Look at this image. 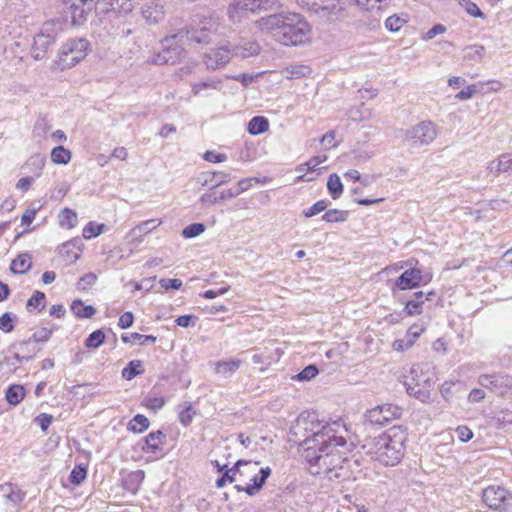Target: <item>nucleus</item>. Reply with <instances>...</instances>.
<instances>
[{
  "mask_svg": "<svg viewBox=\"0 0 512 512\" xmlns=\"http://www.w3.org/2000/svg\"><path fill=\"white\" fill-rule=\"evenodd\" d=\"M59 222L62 227L71 229L77 224V214L74 210L64 208L59 215Z\"/></svg>",
  "mask_w": 512,
  "mask_h": 512,
  "instance_id": "obj_36",
  "label": "nucleus"
},
{
  "mask_svg": "<svg viewBox=\"0 0 512 512\" xmlns=\"http://www.w3.org/2000/svg\"><path fill=\"white\" fill-rule=\"evenodd\" d=\"M269 128V122L264 116H255L248 123V132L251 135H259L266 132Z\"/></svg>",
  "mask_w": 512,
  "mask_h": 512,
  "instance_id": "obj_31",
  "label": "nucleus"
},
{
  "mask_svg": "<svg viewBox=\"0 0 512 512\" xmlns=\"http://www.w3.org/2000/svg\"><path fill=\"white\" fill-rule=\"evenodd\" d=\"M498 162V167L501 168L502 173H507L512 170V155L511 154H502L496 159Z\"/></svg>",
  "mask_w": 512,
  "mask_h": 512,
  "instance_id": "obj_56",
  "label": "nucleus"
},
{
  "mask_svg": "<svg viewBox=\"0 0 512 512\" xmlns=\"http://www.w3.org/2000/svg\"><path fill=\"white\" fill-rule=\"evenodd\" d=\"M96 280L97 276L94 273H86L79 279L77 283V288L79 290H87L88 288L95 284Z\"/></svg>",
  "mask_w": 512,
  "mask_h": 512,
  "instance_id": "obj_52",
  "label": "nucleus"
},
{
  "mask_svg": "<svg viewBox=\"0 0 512 512\" xmlns=\"http://www.w3.org/2000/svg\"><path fill=\"white\" fill-rule=\"evenodd\" d=\"M432 279L430 273H426L420 268L409 267L406 269L394 282L391 287L392 293L395 294L396 290H411L419 287L422 284H427Z\"/></svg>",
  "mask_w": 512,
  "mask_h": 512,
  "instance_id": "obj_10",
  "label": "nucleus"
},
{
  "mask_svg": "<svg viewBox=\"0 0 512 512\" xmlns=\"http://www.w3.org/2000/svg\"><path fill=\"white\" fill-rule=\"evenodd\" d=\"M69 9L73 25H82L93 8V0H70Z\"/></svg>",
  "mask_w": 512,
  "mask_h": 512,
  "instance_id": "obj_19",
  "label": "nucleus"
},
{
  "mask_svg": "<svg viewBox=\"0 0 512 512\" xmlns=\"http://www.w3.org/2000/svg\"><path fill=\"white\" fill-rule=\"evenodd\" d=\"M231 179V175L223 171L203 172L198 177V182L201 183L202 186L209 187L210 190H215L216 188L230 182Z\"/></svg>",
  "mask_w": 512,
  "mask_h": 512,
  "instance_id": "obj_21",
  "label": "nucleus"
},
{
  "mask_svg": "<svg viewBox=\"0 0 512 512\" xmlns=\"http://www.w3.org/2000/svg\"><path fill=\"white\" fill-rule=\"evenodd\" d=\"M318 373L319 370L316 365L311 364L305 367L300 373H298L295 378L299 381H309L315 378Z\"/></svg>",
  "mask_w": 512,
  "mask_h": 512,
  "instance_id": "obj_47",
  "label": "nucleus"
},
{
  "mask_svg": "<svg viewBox=\"0 0 512 512\" xmlns=\"http://www.w3.org/2000/svg\"><path fill=\"white\" fill-rule=\"evenodd\" d=\"M233 58L232 48L228 41L222 42L216 48L210 49L203 56V62L208 70H218L225 67Z\"/></svg>",
  "mask_w": 512,
  "mask_h": 512,
  "instance_id": "obj_12",
  "label": "nucleus"
},
{
  "mask_svg": "<svg viewBox=\"0 0 512 512\" xmlns=\"http://www.w3.org/2000/svg\"><path fill=\"white\" fill-rule=\"evenodd\" d=\"M50 156L55 164H67L71 160L72 154L65 147L57 146L52 149Z\"/></svg>",
  "mask_w": 512,
  "mask_h": 512,
  "instance_id": "obj_35",
  "label": "nucleus"
},
{
  "mask_svg": "<svg viewBox=\"0 0 512 512\" xmlns=\"http://www.w3.org/2000/svg\"><path fill=\"white\" fill-rule=\"evenodd\" d=\"M194 415H195V411L193 410L192 406L189 405L179 413V421L184 426H189L192 422Z\"/></svg>",
  "mask_w": 512,
  "mask_h": 512,
  "instance_id": "obj_60",
  "label": "nucleus"
},
{
  "mask_svg": "<svg viewBox=\"0 0 512 512\" xmlns=\"http://www.w3.org/2000/svg\"><path fill=\"white\" fill-rule=\"evenodd\" d=\"M232 48L233 57L249 58L260 52V45L256 41L242 40Z\"/></svg>",
  "mask_w": 512,
  "mask_h": 512,
  "instance_id": "obj_24",
  "label": "nucleus"
},
{
  "mask_svg": "<svg viewBox=\"0 0 512 512\" xmlns=\"http://www.w3.org/2000/svg\"><path fill=\"white\" fill-rule=\"evenodd\" d=\"M498 428H503L508 424H512V411H500L495 417Z\"/></svg>",
  "mask_w": 512,
  "mask_h": 512,
  "instance_id": "obj_57",
  "label": "nucleus"
},
{
  "mask_svg": "<svg viewBox=\"0 0 512 512\" xmlns=\"http://www.w3.org/2000/svg\"><path fill=\"white\" fill-rule=\"evenodd\" d=\"M327 159L326 156H315L312 157L309 161H307L304 164H301L297 167V171L303 172L305 170L307 171H315L317 166L324 162Z\"/></svg>",
  "mask_w": 512,
  "mask_h": 512,
  "instance_id": "obj_48",
  "label": "nucleus"
},
{
  "mask_svg": "<svg viewBox=\"0 0 512 512\" xmlns=\"http://www.w3.org/2000/svg\"><path fill=\"white\" fill-rule=\"evenodd\" d=\"M436 137L437 128L431 121H422L406 132V138L417 145H429Z\"/></svg>",
  "mask_w": 512,
  "mask_h": 512,
  "instance_id": "obj_13",
  "label": "nucleus"
},
{
  "mask_svg": "<svg viewBox=\"0 0 512 512\" xmlns=\"http://www.w3.org/2000/svg\"><path fill=\"white\" fill-rule=\"evenodd\" d=\"M460 4L465 8L466 12L473 17H483V13L480 8L469 0H462Z\"/></svg>",
  "mask_w": 512,
  "mask_h": 512,
  "instance_id": "obj_58",
  "label": "nucleus"
},
{
  "mask_svg": "<svg viewBox=\"0 0 512 512\" xmlns=\"http://www.w3.org/2000/svg\"><path fill=\"white\" fill-rule=\"evenodd\" d=\"M90 51V43L85 38L69 39L59 53L62 68H71L83 60Z\"/></svg>",
  "mask_w": 512,
  "mask_h": 512,
  "instance_id": "obj_8",
  "label": "nucleus"
},
{
  "mask_svg": "<svg viewBox=\"0 0 512 512\" xmlns=\"http://www.w3.org/2000/svg\"><path fill=\"white\" fill-rule=\"evenodd\" d=\"M222 84H223V82L220 78H217V77L209 78L205 81L194 83L192 85V92L194 95H198L201 91H203L205 89L221 90Z\"/></svg>",
  "mask_w": 512,
  "mask_h": 512,
  "instance_id": "obj_32",
  "label": "nucleus"
},
{
  "mask_svg": "<svg viewBox=\"0 0 512 512\" xmlns=\"http://www.w3.org/2000/svg\"><path fill=\"white\" fill-rule=\"evenodd\" d=\"M46 163V156L40 153L34 154L25 162L23 169L39 177Z\"/></svg>",
  "mask_w": 512,
  "mask_h": 512,
  "instance_id": "obj_25",
  "label": "nucleus"
},
{
  "mask_svg": "<svg viewBox=\"0 0 512 512\" xmlns=\"http://www.w3.org/2000/svg\"><path fill=\"white\" fill-rule=\"evenodd\" d=\"M204 159L211 163H221L226 161L227 156L223 153H216L214 151H206Z\"/></svg>",
  "mask_w": 512,
  "mask_h": 512,
  "instance_id": "obj_63",
  "label": "nucleus"
},
{
  "mask_svg": "<svg viewBox=\"0 0 512 512\" xmlns=\"http://www.w3.org/2000/svg\"><path fill=\"white\" fill-rule=\"evenodd\" d=\"M60 27H61V25L58 22H53V21L46 22V23H44L40 34L46 33L55 41L58 31L60 30Z\"/></svg>",
  "mask_w": 512,
  "mask_h": 512,
  "instance_id": "obj_53",
  "label": "nucleus"
},
{
  "mask_svg": "<svg viewBox=\"0 0 512 512\" xmlns=\"http://www.w3.org/2000/svg\"><path fill=\"white\" fill-rule=\"evenodd\" d=\"M149 420L142 414L135 415L128 423V429L134 433H142L149 428Z\"/></svg>",
  "mask_w": 512,
  "mask_h": 512,
  "instance_id": "obj_34",
  "label": "nucleus"
},
{
  "mask_svg": "<svg viewBox=\"0 0 512 512\" xmlns=\"http://www.w3.org/2000/svg\"><path fill=\"white\" fill-rule=\"evenodd\" d=\"M310 72V69L304 65H294L285 69V75L289 79H299L306 76Z\"/></svg>",
  "mask_w": 512,
  "mask_h": 512,
  "instance_id": "obj_43",
  "label": "nucleus"
},
{
  "mask_svg": "<svg viewBox=\"0 0 512 512\" xmlns=\"http://www.w3.org/2000/svg\"><path fill=\"white\" fill-rule=\"evenodd\" d=\"M95 11L102 16H125L133 10L131 0H97Z\"/></svg>",
  "mask_w": 512,
  "mask_h": 512,
  "instance_id": "obj_14",
  "label": "nucleus"
},
{
  "mask_svg": "<svg viewBox=\"0 0 512 512\" xmlns=\"http://www.w3.org/2000/svg\"><path fill=\"white\" fill-rule=\"evenodd\" d=\"M142 366V362L140 360H132L130 361L126 367L122 370V377L126 380H132L137 375L143 373V370H139Z\"/></svg>",
  "mask_w": 512,
  "mask_h": 512,
  "instance_id": "obj_40",
  "label": "nucleus"
},
{
  "mask_svg": "<svg viewBox=\"0 0 512 512\" xmlns=\"http://www.w3.org/2000/svg\"><path fill=\"white\" fill-rule=\"evenodd\" d=\"M121 339L124 343L139 342L140 345H145L146 343H155L157 341L156 336L142 335L137 332L132 333L130 336L122 335Z\"/></svg>",
  "mask_w": 512,
  "mask_h": 512,
  "instance_id": "obj_38",
  "label": "nucleus"
},
{
  "mask_svg": "<svg viewBox=\"0 0 512 512\" xmlns=\"http://www.w3.org/2000/svg\"><path fill=\"white\" fill-rule=\"evenodd\" d=\"M183 33H173L161 40L162 49L154 54L152 63L156 65H174L185 56Z\"/></svg>",
  "mask_w": 512,
  "mask_h": 512,
  "instance_id": "obj_6",
  "label": "nucleus"
},
{
  "mask_svg": "<svg viewBox=\"0 0 512 512\" xmlns=\"http://www.w3.org/2000/svg\"><path fill=\"white\" fill-rule=\"evenodd\" d=\"M403 384L410 396H414L422 402L430 399L432 381L428 377H424L419 369L412 367L409 375L403 376Z\"/></svg>",
  "mask_w": 512,
  "mask_h": 512,
  "instance_id": "obj_9",
  "label": "nucleus"
},
{
  "mask_svg": "<svg viewBox=\"0 0 512 512\" xmlns=\"http://www.w3.org/2000/svg\"><path fill=\"white\" fill-rule=\"evenodd\" d=\"M165 443L166 435L161 430L153 431L145 437V446L142 450L145 453L159 455L162 454Z\"/></svg>",
  "mask_w": 512,
  "mask_h": 512,
  "instance_id": "obj_22",
  "label": "nucleus"
},
{
  "mask_svg": "<svg viewBox=\"0 0 512 512\" xmlns=\"http://www.w3.org/2000/svg\"><path fill=\"white\" fill-rule=\"evenodd\" d=\"M424 300H409L406 302L403 313L407 316L420 315L423 312Z\"/></svg>",
  "mask_w": 512,
  "mask_h": 512,
  "instance_id": "obj_42",
  "label": "nucleus"
},
{
  "mask_svg": "<svg viewBox=\"0 0 512 512\" xmlns=\"http://www.w3.org/2000/svg\"><path fill=\"white\" fill-rule=\"evenodd\" d=\"M265 482H253V484L242 486V485H236L235 488L238 491H245L248 495L252 496L258 493Z\"/></svg>",
  "mask_w": 512,
  "mask_h": 512,
  "instance_id": "obj_59",
  "label": "nucleus"
},
{
  "mask_svg": "<svg viewBox=\"0 0 512 512\" xmlns=\"http://www.w3.org/2000/svg\"><path fill=\"white\" fill-rule=\"evenodd\" d=\"M476 92H477L476 85L471 84L466 88V90H461L460 92H458L455 95V98L457 100H461V101L467 100V99H470Z\"/></svg>",
  "mask_w": 512,
  "mask_h": 512,
  "instance_id": "obj_64",
  "label": "nucleus"
},
{
  "mask_svg": "<svg viewBox=\"0 0 512 512\" xmlns=\"http://www.w3.org/2000/svg\"><path fill=\"white\" fill-rule=\"evenodd\" d=\"M255 4L257 13L261 11L277 10L280 7L278 0H256Z\"/></svg>",
  "mask_w": 512,
  "mask_h": 512,
  "instance_id": "obj_51",
  "label": "nucleus"
},
{
  "mask_svg": "<svg viewBox=\"0 0 512 512\" xmlns=\"http://www.w3.org/2000/svg\"><path fill=\"white\" fill-rule=\"evenodd\" d=\"M328 202L326 200H319L313 204L310 208L303 210V215L306 218L313 217L326 210Z\"/></svg>",
  "mask_w": 512,
  "mask_h": 512,
  "instance_id": "obj_46",
  "label": "nucleus"
},
{
  "mask_svg": "<svg viewBox=\"0 0 512 512\" xmlns=\"http://www.w3.org/2000/svg\"><path fill=\"white\" fill-rule=\"evenodd\" d=\"M349 211L330 209L325 212L322 219L328 223L345 222L348 219Z\"/></svg>",
  "mask_w": 512,
  "mask_h": 512,
  "instance_id": "obj_37",
  "label": "nucleus"
},
{
  "mask_svg": "<svg viewBox=\"0 0 512 512\" xmlns=\"http://www.w3.org/2000/svg\"><path fill=\"white\" fill-rule=\"evenodd\" d=\"M54 43V40L48 34L38 33L34 37V42L31 50V55L35 60H42L45 58L49 47Z\"/></svg>",
  "mask_w": 512,
  "mask_h": 512,
  "instance_id": "obj_23",
  "label": "nucleus"
},
{
  "mask_svg": "<svg viewBox=\"0 0 512 512\" xmlns=\"http://www.w3.org/2000/svg\"><path fill=\"white\" fill-rule=\"evenodd\" d=\"M0 330L9 333L14 330L12 314L6 312L0 316Z\"/></svg>",
  "mask_w": 512,
  "mask_h": 512,
  "instance_id": "obj_54",
  "label": "nucleus"
},
{
  "mask_svg": "<svg viewBox=\"0 0 512 512\" xmlns=\"http://www.w3.org/2000/svg\"><path fill=\"white\" fill-rule=\"evenodd\" d=\"M446 31V27L442 24H436L431 29H429L425 34H423L422 38L424 40H431L435 36L439 34H443Z\"/></svg>",
  "mask_w": 512,
  "mask_h": 512,
  "instance_id": "obj_62",
  "label": "nucleus"
},
{
  "mask_svg": "<svg viewBox=\"0 0 512 512\" xmlns=\"http://www.w3.org/2000/svg\"><path fill=\"white\" fill-rule=\"evenodd\" d=\"M105 227V224H95L94 222H89L83 229V237L85 239L97 237L103 232Z\"/></svg>",
  "mask_w": 512,
  "mask_h": 512,
  "instance_id": "obj_44",
  "label": "nucleus"
},
{
  "mask_svg": "<svg viewBox=\"0 0 512 512\" xmlns=\"http://www.w3.org/2000/svg\"><path fill=\"white\" fill-rule=\"evenodd\" d=\"M237 474L247 480H267L271 469L261 467L257 461L238 460L232 468L226 469L224 475L217 480H234Z\"/></svg>",
  "mask_w": 512,
  "mask_h": 512,
  "instance_id": "obj_7",
  "label": "nucleus"
},
{
  "mask_svg": "<svg viewBox=\"0 0 512 512\" xmlns=\"http://www.w3.org/2000/svg\"><path fill=\"white\" fill-rule=\"evenodd\" d=\"M51 124L46 118H40L36 121L34 126V132L38 136H46V134L50 131Z\"/></svg>",
  "mask_w": 512,
  "mask_h": 512,
  "instance_id": "obj_55",
  "label": "nucleus"
},
{
  "mask_svg": "<svg viewBox=\"0 0 512 512\" xmlns=\"http://www.w3.org/2000/svg\"><path fill=\"white\" fill-rule=\"evenodd\" d=\"M406 23V20L404 18H401L397 15L390 16L385 21V27L392 31L396 32L400 30V28Z\"/></svg>",
  "mask_w": 512,
  "mask_h": 512,
  "instance_id": "obj_49",
  "label": "nucleus"
},
{
  "mask_svg": "<svg viewBox=\"0 0 512 512\" xmlns=\"http://www.w3.org/2000/svg\"><path fill=\"white\" fill-rule=\"evenodd\" d=\"M71 311L77 318H91L96 310L91 305H84L81 300H74L71 304Z\"/></svg>",
  "mask_w": 512,
  "mask_h": 512,
  "instance_id": "obj_30",
  "label": "nucleus"
},
{
  "mask_svg": "<svg viewBox=\"0 0 512 512\" xmlns=\"http://www.w3.org/2000/svg\"><path fill=\"white\" fill-rule=\"evenodd\" d=\"M52 334H53L52 328L43 327V328H40L39 330L35 331L32 334V336L30 338H28L27 340H23V341L19 342L18 345L23 347V346L30 345L32 342L46 343L47 341H49Z\"/></svg>",
  "mask_w": 512,
  "mask_h": 512,
  "instance_id": "obj_28",
  "label": "nucleus"
},
{
  "mask_svg": "<svg viewBox=\"0 0 512 512\" xmlns=\"http://www.w3.org/2000/svg\"><path fill=\"white\" fill-rule=\"evenodd\" d=\"M32 262L29 254H21L14 259L10 265V270L14 274H24L31 268Z\"/></svg>",
  "mask_w": 512,
  "mask_h": 512,
  "instance_id": "obj_29",
  "label": "nucleus"
},
{
  "mask_svg": "<svg viewBox=\"0 0 512 512\" xmlns=\"http://www.w3.org/2000/svg\"><path fill=\"white\" fill-rule=\"evenodd\" d=\"M206 227L203 223H192L188 226H186L183 231L182 235L185 238H194L199 236L205 231Z\"/></svg>",
  "mask_w": 512,
  "mask_h": 512,
  "instance_id": "obj_45",
  "label": "nucleus"
},
{
  "mask_svg": "<svg viewBox=\"0 0 512 512\" xmlns=\"http://www.w3.org/2000/svg\"><path fill=\"white\" fill-rule=\"evenodd\" d=\"M373 449L376 460L384 465L393 466L403 455L404 435L392 428L374 439Z\"/></svg>",
  "mask_w": 512,
  "mask_h": 512,
  "instance_id": "obj_3",
  "label": "nucleus"
},
{
  "mask_svg": "<svg viewBox=\"0 0 512 512\" xmlns=\"http://www.w3.org/2000/svg\"><path fill=\"white\" fill-rule=\"evenodd\" d=\"M218 18L213 14L196 13L191 17L190 23L179 33H183V39L190 42L207 45L212 41L219 30Z\"/></svg>",
  "mask_w": 512,
  "mask_h": 512,
  "instance_id": "obj_4",
  "label": "nucleus"
},
{
  "mask_svg": "<svg viewBox=\"0 0 512 512\" xmlns=\"http://www.w3.org/2000/svg\"><path fill=\"white\" fill-rule=\"evenodd\" d=\"M298 4L327 21H338L348 16L343 0H297Z\"/></svg>",
  "mask_w": 512,
  "mask_h": 512,
  "instance_id": "obj_5",
  "label": "nucleus"
},
{
  "mask_svg": "<svg viewBox=\"0 0 512 512\" xmlns=\"http://www.w3.org/2000/svg\"><path fill=\"white\" fill-rule=\"evenodd\" d=\"M478 383L491 391L504 394L512 388V377L506 374H483L479 376Z\"/></svg>",
  "mask_w": 512,
  "mask_h": 512,
  "instance_id": "obj_16",
  "label": "nucleus"
},
{
  "mask_svg": "<svg viewBox=\"0 0 512 512\" xmlns=\"http://www.w3.org/2000/svg\"><path fill=\"white\" fill-rule=\"evenodd\" d=\"M105 333L98 329L92 332L85 340V347L89 349L99 348L105 341Z\"/></svg>",
  "mask_w": 512,
  "mask_h": 512,
  "instance_id": "obj_39",
  "label": "nucleus"
},
{
  "mask_svg": "<svg viewBox=\"0 0 512 512\" xmlns=\"http://www.w3.org/2000/svg\"><path fill=\"white\" fill-rule=\"evenodd\" d=\"M1 490L7 492V498L14 503H19L23 500L24 494L20 490H14L11 483L1 486Z\"/></svg>",
  "mask_w": 512,
  "mask_h": 512,
  "instance_id": "obj_50",
  "label": "nucleus"
},
{
  "mask_svg": "<svg viewBox=\"0 0 512 512\" xmlns=\"http://www.w3.org/2000/svg\"><path fill=\"white\" fill-rule=\"evenodd\" d=\"M162 224V220L157 219H149L137 224L133 227L127 234L126 238L129 243L138 246L143 242L144 236L151 233L155 230L159 225Z\"/></svg>",
  "mask_w": 512,
  "mask_h": 512,
  "instance_id": "obj_17",
  "label": "nucleus"
},
{
  "mask_svg": "<svg viewBox=\"0 0 512 512\" xmlns=\"http://www.w3.org/2000/svg\"><path fill=\"white\" fill-rule=\"evenodd\" d=\"M25 397V389L20 384L10 385L5 393L6 401L13 406L18 405L22 402Z\"/></svg>",
  "mask_w": 512,
  "mask_h": 512,
  "instance_id": "obj_26",
  "label": "nucleus"
},
{
  "mask_svg": "<svg viewBox=\"0 0 512 512\" xmlns=\"http://www.w3.org/2000/svg\"><path fill=\"white\" fill-rule=\"evenodd\" d=\"M256 0H233L228 7V15L232 21L240 19L248 12L257 13Z\"/></svg>",
  "mask_w": 512,
  "mask_h": 512,
  "instance_id": "obj_20",
  "label": "nucleus"
},
{
  "mask_svg": "<svg viewBox=\"0 0 512 512\" xmlns=\"http://www.w3.org/2000/svg\"><path fill=\"white\" fill-rule=\"evenodd\" d=\"M261 30L271 31L279 43L297 46L309 40L311 28L309 23L297 13H274L256 21Z\"/></svg>",
  "mask_w": 512,
  "mask_h": 512,
  "instance_id": "obj_2",
  "label": "nucleus"
},
{
  "mask_svg": "<svg viewBox=\"0 0 512 512\" xmlns=\"http://www.w3.org/2000/svg\"><path fill=\"white\" fill-rule=\"evenodd\" d=\"M342 428L341 423L335 421L326 424L312 436L304 438L305 448L302 451V457L309 464L308 469L312 475L321 476L332 472L326 466L328 458L333 454L332 448L344 447L347 444L346 439L338 435L339 429Z\"/></svg>",
  "mask_w": 512,
  "mask_h": 512,
  "instance_id": "obj_1",
  "label": "nucleus"
},
{
  "mask_svg": "<svg viewBox=\"0 0 512 512\" xmlns=\"http://www.w3.org/2000/svg\"><path fill=\"white\" fill-rule=\"evenodd\" d=\"M242 361L239 359L231 361H218L215 363V372L223 375L225 378L230 377L238 370Z\"/></svg>",
  "mask_w": 512,
  "mask_h": 512,
  "instance_id": "obj_27",
  "label": "nucleus"
},
{
  "mask_svg": "<svg viewBox=\"0 0 512 512\" xmlns=\"http://www.w3.org/2000/svg\"><path fill=\"white\" fill-rule=\"evenodd\" d=\"M26 307L29 311H31V308L39 312L42 311L45 308V294L41 291H35L27 301Z\"/></svg>",
  "mask_w": 512,
  "mask_h": 512,
  "instance_id": "obj_41",
  "label": "nucleus"
},
{
  "mask_svg": "<svg viewBox=\"0 0 512 512\" xmlns=\"http://www.w3.org/2000/svg\"><path fill=\"white\" fill-rule=\"evenodd\" d=\"M327 189L331 197L336 200L343 193V184L337 174H331L327 181Z\"/></svg>",
  "mask_w": 512,
  "mask_h": 512,
  "instance_id": "obj_33",
  "label": "nucleus"
},
{
  "mask_svg": "<svg viewBox=\"0 0 512 512\" xmlns=\"http://www.w3.org/2000/svg\"><path fill=\"white\" fill-rule=\"evenodd\" d=\"M401 414L402 409L400 407L386 404L369 410L366 414V420L371 424L383 426L399 418Z\"/></svg>",
  "mask_w": 512,
  "mask_h": 512,
  "instance_id": "obj_15",
  "label": "nucleus"
},
{
  "mask_svg": "<svg viewBox=\"0 0 512 512\" xmlns=\"http://www.w3.org/2000/svg\"><path fill=\"white\" fill-rule=\"evenodd\" d=\"M483 501L494 510L509 511L512 508V495L500 485H491L483 491Z\"/></svg>",
  "mask_w": 512,
  "mask_h": 512,
  "instance_id": "obj_11",
  "label": "nucleus"
},
{
  "mask_svg": "<svg viewBox=\"0 0 512 512\" xmlns=\"http://www.w3.org/2000/svg\"><path fill=\"white\" fill-rule=\"evenodd\" d=\"M324 425L317 419V415L314 412H306L301 413L296 420V424L294 425V434L298 435L302 431L311 432L312 436L314 432L320 431Z\"/></svg>",
  "mask_w": 512,
  "mask_h": 512,
  "instance_id": "obj_18",
  "label": "nucleus"
},
{
  "mask_svg": "<svg viewBox=\"0 0 512 512\" xmlns=\"http://www.w3.org/2000/svg\"><path fill=\"white\" fill-rule=\"evenodd\" d=\"M159 284L165 290H168V289L178 290L182 286V281L180 279L162 278V279H160Z\"/></svg>",
  "mask_w": 512,
  "mask_h": 512,
  "instance_id": "obj_61",
  "label": "nucleus"
}]
</instances>
